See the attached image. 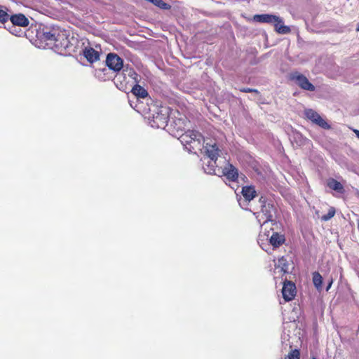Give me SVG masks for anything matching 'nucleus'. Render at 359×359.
<instances>
[{
  "label": "nucleus",
  "mask_w": 359,
  "mask_h": 359,
  "mask_svg": "<svg viewBox=\"0 0 359 359\" xmlns=\"http://www.w3.org/2000/svg\"><path fill=\"white\" fill-rule=\"evenodd\" d=\"M332 283H333V279H332V278H330V279L329 280V283H328L327 286V287H326V291H328V290L330 289V287H331V286H332Z\"/></svg>",
  "instance_id": "393cba45"
},
{
  "label": "nucleus",
  "mask_w": 359,
  "mask_h": 359,
  "mask_svg": "<svg viewBox=\"0 0 359 359\" xmlns=\"http://www.w3.org/2000/svg\"><path fill=\"white\" fill-rule=\"evenodd\" d=\"M266 236L267 237H269V231H268V233H267V234H266Z\"/></svg>",
  "instance_id": "bb28decb"
},
{
  "label": "nucleus",
  "mask_w": 359,
  "mask_h": 359,
  "mask_svg": "<svg viewBox=\"0 0 359 359\" xmlns=\"http://www.w3.org/2000/svg\"><path fill=\"white\" fill-rule=\"evenodd\" d=\"M242 194L246 201H250L256 196V191L252 186H245L242 188Z\"/></svg>",
  "instance_id": "2eb2a0df"
},
{
  "label": "nucleus",
  "mask_w": 359,
  "mask_h": 359,
  "mask_svg": "<svg viewBox=\"0 0 359 359\" xmlns=\"http://www.w3.org/2000/svg\"><path fill=\"white\" fill-rule=\"evenodd\" d=\"M85 57L90 62H93L99 59L98 53L92 48H86L83 52Z\"/></svg>",
  "instance_id": "dca6fc26"
},
{
  "label": "nucleus",
  "mask_w": 359,
  "mask_h": 359,
  "mask_svg": "<svg viewBox=\"0 0 359 359\" xmlns=\"http://www.w3.org/2000/svg\"><path fill=\"white\" fill-rule=\"evenodd\" d=\"M285 359H299V352L298 350L294 349L292 351Z\"/></svg>",
  "instance_id": "4be33fe9"
},
{
  "label": "nucleus",
  "mask_w": 359,
  "mask_h": 359,
  "mask_svg": "<svg viewBox=\"0 0 359 359\" xmlns=\"http://www.w3.org/2000/svg\"><path fill=\"white\" fill-rule=\"evenodd\" d=\"M201 153L205 154L209 158L207 163L203 162V168L205 172L219 175V168L222 167V163H226V159L224 158H218L220 157V150L215 141L206 142Z\"/></svg>",
  "instance_id": "f257e3e1"
},
{
  "label": "nucleus",
  "mask_w": 359,
  "mask_h": 359,
  "mask_svg": "<svg viewBox=\"0 0 359 359\" xmlns=\"http://www.w3.org/2000/svg\"><path fill=\"white\" fill-rule=\"evenodd\" d=\"M327 186L334 190V191H337L339 192H341L342 190H343V186L342 184L339 182L338 181L334 180V179H330V180H328L327 182Z\"/></svg>",
  "instance_id": "aec40b11"
},
{
  "label": "nucleus",
  "mask_w": 359,
  "mask_h": 359,
  "mask_svg": "<svg viewBox=\"0 0 359 359\" xmlns=\"http://www.w3.org/2000/svg\"><path fill=\"white\" fill-rule=\"evenodd\" d=\"M10 20L13 25L27 27L29 25V20L22 13L12 15Z\"/></svg>",
  "instance_id": "4468645a"
},
{
  "label": "nucleus",
  "mask_w": 359,
  "mask_h": 359,
  "mask_svg": "<svg viewBox=\"0 0 359 359\" xmlns=\"http://www.w3.org/2000/svg\"><path fill=\"white\" fill-rule=\"evenodd\" d=\"M8 19H10L9 15L6 11L0 10V22H6Z\"/></svg>",
  "instance_id": "5701e85b"
},
{
  "label": "nucleus",
  "mask_w": 359,
  "mask_h": 359,
  "mask_svg": "<svg viewBox=\"0 0 359 359\" xmlns=\"http://www.w3.org/2000/svg\"><path fill=\"white\" fill-rule=\"evenodd\" d=\"M272 234L269 237V243L273 248H278L285 242V236L278 232L273 231L271 228Z\"/></svg>",
  "instance_id": "ddd939ff"
},
{
  "label": "nucleus",
  "mask_w": 359,
  "mask_h": 359,
  "mask_svg": "<svg viewBox=\"0 0 359 359\" xmlns=\"http://www.w3.org/2000/svg\"><path fill=\"white\" fill-rule=\"evenodd\" d=\"M181 143L186 147L189 151L196 152L199 150L203 151V147L206 142L213 141L212 140L205 139L199 133L195 130H188L179 137Z\"/></svg>",
  "instance_id": "f03ea898"
},
{
  "label": "nucleus",
  "mask_w": 359,
  "mask_h": 359,
  "mask_svg": "<svg viewBox=\"0 0 359 359\" xmlns=\"http://www.w3.org/2000/svg\"><path fill=\"white\" fill-rule=\"evenodd\" d=\"M353 133L355 134L356 137L359 139V130L357 129H354Z\"/></svg>",
  "instance_id": "a878e982"
},
{
  "label": "nucleus",
  "mask_w": 359,
  "mask_h": 359,
  "mask_svg": "<svg viewBox=\"0 0 359 359\" xmlns=\"http://www.w3.org/2000/svg\"><path fill=\"white\" fill-rule=\"evenodd\" d=\"M224 175L229 180L235 181L238 176L237 169L232 165L229 164L226 160L225 163H222V167L219 168V175Z\"/></svg>",
  "instance_id": "1a4fd4ad"
},
{
  "label": "nucleus",
  "mask_w": 359,
  "mask_h": 359,
  "mask_svg": "<svg viewBox=\"0 0 359 359\" xmlns=\"http://www.w3.org/2000/svg\"><path fill=\"white\" fill-rule=\"evenodd\" d=\"M259 203L262 206L261 212L265 217V220L263 221V224L269 222H273L276 213L274 205L267 202L266 198L262 196L259 198Z\"/></svg>",
  "instance_id": "423d86ee"
},
{
  "label": "nucleus",
  "mask_w": 359,
  "mask_h": 359,
  "mask_svg": "<svg viewBox=\"0 0 359 359\" xmlns=\"http://www.w3.org/2000/svg\"><path fill=\"white\" fill-rule=\"evenodd\" d=\"M253 20L258 22L273 24L276 31L279 34H285L290 32L288 26L284 25L283 20L277 15L271 14L255 15Z\"/></svg>",
  "instance_id": "20e7f679"
},
{
  "label": "nucleus",
  "mask_w": 359,
  "mask_h": 359,
  "mask_svg": "<svg viewBox=\"0 0 359 359\" xmlns=\"http://www.w3.org/2000/svg\"><path fill=\"white\" fill-rule=\"evenodd\" d=\"M172 119L173 126L177 131L184 130L189 124L187 118L181 114H178V117L172 118Z\"/></svg>",
  "instance_id": "f8f14e48"
},
{
  "label": "nucleus",
  "mask_w": 359,
  "mask_h": 359,
  "mask_svg": "<svg viewBox=\"0 0 359 359\" xmlns=\"http://www.w3.org/2000/svg\"><path fill=\"white\" fill-rule=\"evenodd\" d=\"M282 294L285 302L292 300L296 294L295 285L291 281H285L282 289Z\"/></svg>",
  "instance_id": "9b49d317"
},
{
  "label": "nucleus",
  "mask_w": 359,
  "mask_h": 359,
  "mask_svg": "<svg viewBox=\"0 0 359 359\" xmlns=\"http://www.w3.org/2000/svg\"><path fill=\"white\" fill-rule=\"evenodd\" d=\"M132 93L134 95L140 98H144L148 95L147 91L144 88L137 84L133 88Z\"/></svg>",
  "instance_id": "f3484780"
},
{
  "label": "nucleus",
  "mask_w": 359,
  "mask_h": 359,
  "mask_svg": "<svg viewBox=\"0 0 359 359\" xmlns=\"http://www.w3.org/2000/svg\"><path fill=\"white\" fill-rule=\"evenodd\" d=\"M335 214V209L334 208H330L328 210V212L327 215H324L321 217V221L323 222H327L330 219H331L332 217H334Z\"/></svg>",
  "instance_id": "412c9836"
},
{
  "label": "nucleus",
  "mask_w": 359,
  "mask_h": 359,
  "mask_svg": "<svg viewBox=\"0 0 359 359\" xmlns=\"http://www.w3.org/2000/svg\"><path fill=\"white\" fill-rule=\"evenodd\" d=\"M313 283L318 291L322 290L323 277L318 272L313 273Z\"/></svg>",
  "instance_id": "a211bd4d"
},
{
  "label": "nucleus",
  "mask_w": 359,
  "mask_h": 359,
  "mask_svg": "<svg viewBox=\"0 0 359 359\" xmlns=\"http://www.w3.org/2000/svg\"><path fill=\"white\" fill-rule=\"evenodd\" d=\"M106 63L108 67L114 72H118L123 68V60L116 54H108Z\"/></svg>",
  "instance_id": "9d476101"
},
{
  "label": "nucleus",
  "mask_w": 359,
  "mask_h": 359,
  "mask_svg": "<svg viewBox=\"0 0 359 359\" xmlns=\"http://www.w3.org/2000/svg\"><path fill=\"white\" fill-rule=\"evenodd\" d=\"M43 35V39L49 41L48 44L53 46L58 50H65L69 47V41L65 31L53 28L51 31L44 32Z\"/></svg>",
  "instance_id": "7ed1b4c3"
},
{
  "label": "nucleus",
  "mask_w": 359,
  "mask_h": 359,
  "mask_svg": "<svg viewBox=\"0 0 359 359\" xmlns=\"http://www.w3.org/2000/svg\"><path fill=\"white\" fill-rule=\"evenodd\" d=\"M313 359H316V358H313Z\"/></svg>",
  "instance_id": "cd10ccee"
},
{
  "label": "nucleus",
  "mask_w": 359,
  "mask_h": 359,
  "mask_svg": "<svg viewBox=\"0 0 359 359\" xmlns=\"http://www.w3.org/2000/svg\"><path fill=\"white\" fill-rule=\"evenodd\" d=\"M290 79L303 90L309 91H314L316 90L315 86L302 74L298 72L292 73L290 75Z\"/></svg>",
  "instance_id": "0eeeda50"
},
{
  "label": "nucleus",
  "mask_w": 359,
  "mask_h": 359,
  "mask_svg": "<svg viewBox=\"0 0 359 359\" xmlns=\"http://www.w3.org/2000/svg\"><path fill=\"white\" fill-rule=\"evenodd\" d=\"M276 268H280V270L284 273H288V262L284 257L278 259V262L275 264Z\"/></svg>",
  "instance_id": "6ab92c4d"
},
{
  "label": "nucleus",
  "mask_w": 359,
  "mask_h": 359,
  "mask_svg": "<svg viewBox=\"0 0 359 359\" xmlns=\"http://www.w3.org/2000/svg\"><path fill=\"white\" fill-rule=\"evenodd\" d=\"M304 114L308 119L322 128H330V126L316 111L311 109H305Z\"/></svg>",
  "instance_id": "6e6552de"
},
{
  "label": "nucleus",
  "mask_w": 359,
  "mask_h": 359,
  "mask_svg": "<svg viewBox=\"0 0 359 359\" xmlns=\"http://www.w3.org/2000/svg\"><path fill=\"white\" fill-rule=\"evenodd\" d=\"M242 92H245V93H251V92H255V93H257V90H255V89H252V88H243L241 90Z\"/></svg>",
  "instance_id": "b1692460"
},
{
  "label": "nucleus",
  "mask_w": 359,
  "mask_h": 359,
  "mask_svg": "<svg viewBox=\"0 0 359 359\" xmlns=\"http://www.w3.org/2000/svg\"><path fill=\"white\" fill-rule=\"evenodd\" d=\"M152 116H148L149 124L153 128H164L169 120V109L165 107H155Z\"/></svg>",
  "instance_id": "39448f33"
}]
</instances>
